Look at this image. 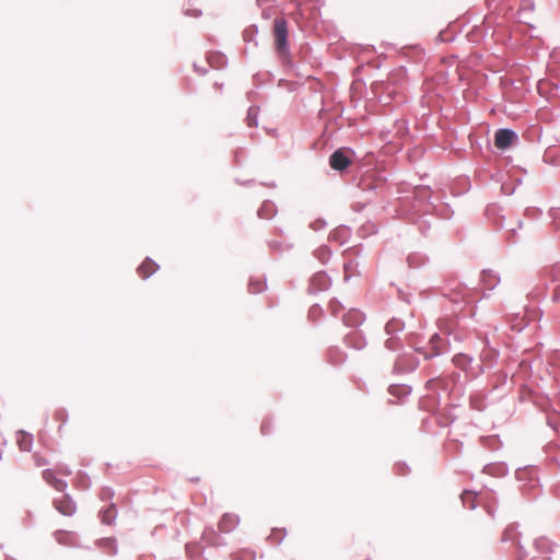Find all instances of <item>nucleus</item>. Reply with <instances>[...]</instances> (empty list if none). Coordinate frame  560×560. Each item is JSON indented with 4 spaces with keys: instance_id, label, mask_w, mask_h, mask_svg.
I'll use <instances>...</instances> for the list:
<instances>
[{
    "instance_id": "423d86ee",
    "label": "nucleus",
    "mask_w": 560,
    "mask_h": 560,
    "mask_svg": "<svg viewBox=\"0 0 560 560\" xmlns=\"http://www.w3.org/2000/svg\"><path fill=\"white\" fill-rule=\"evenodd\" d=\"M43 479L49 483L51 487H54L57 491L63 492L67 488V482L58 479L56 477V472L51 469H45L42 472Z\"/></svg>"
},
{
    "instance_id": "20e7f679",
    "label": "nucleus",
    "mask_w": 560,
    "mask_h": 560,
    "mask_svg": "<svg viewBox=\"0 0 560 560\" xmlns=\"http://www.w3.org/2000/svg\"><path fill=\"white\" fill-rule=\"evenodd\" d=\"M516 139V135L510 129H499L494 136V145L504 150L509 148L513 141Z\"/></svg>"
},
{
    "instance_id": "dca6fc26",
    "label": "nucleus",
    "mask_w": 560,
    "mask_h": 560,
    "mask_svg": "<svg viewBox=\"0 0 560 560\" xmlns=\"http://www.w3.org/2000/svg\"><path fill=\"white\" fill-rule=\"evenodd\" d=\"M210 534H211V533H207V532H206V533L203 534V539H207L208 535H210Z\"/></svg>"
},
{
    "instance_id": "4468645a",
    "label": "nucleus",
    "mask_w": 560,
    "mask_h": 560,
    "mask_svg": "<svg viewBox=\"0 0 560 560\" xmlns=\"http://www.w3.org/2000/svg\"><path fill=\"white\" fill-rule=\"evenodd\" d=\"M47 464V460L43 457H36V465L37 466H44Z\"/></svg>"
},
{
    "instance_id": "ddd939ff",
    "label": "nucleus",
    "mask_w": 560,
    "mask_h": 560,
    "mask_svg": "<svg viewBox=\"0 0 560 560\" xmlns=\"http://www.w3.org/2000/svg\"><path fill=\"white\" fill-rule=\"evenodd\" d=\"M56 538L60 544H66L67 534L65 532H58L56 533Z\"/></svg>"
},
{
    "instance_id": "0eeeda50",
    "label": "nucleus",
    "mask_w": 560,
    "mask_h": 560,
    "mask_svg": "<svg viewBox=\"0 0 560 560\" xmlns=\"http://www.w3.org/2000/svg\"><path fill=\"white\" fill-rule=\"evenodd\" d=\"M159 269V266L151 259L147 258L139 267L138 275L142 279L149 278Z\"/></svg>"
},
{
    "instance_id": "7ed1b4c3",
    "label": "nucleus",
    "mask_w": 560,
    "mask_h": 560,
    "mask_svg": "<svg viewBox=\"0 0 560 560\" xmlns=\"http://www.w3.org/2000/svg\"><path fill=\"white\" fill-rule=\"evenodd\" d=\"M54 506L65 516H71L75 512V504L68 494H62L61 498L55 499Z\"/></svg>"
},
{
    "instance_id": "9b49d317",
    "label": "nucleus",
    "mask_w": 560,
    "mask_h": 560,
    "mask_svg": "<svg viewBox=\"0 0 560 560\" xmlns=\"http://www.w3.org/2000/svg\"><path fill=\"white\" fill-rule=\"evenodd\" d=\"M440 337L438 334H434L431 339L430 343L432 345L433 353L431 355H438L440 353V350L438 349V342L440 341Z\"/></svg>"
},
{
    "instance_id": "f8f14e48",
    "label": "nucleus",
    "mask_w": 560,
    "mask_h": 560,
    "mask_svg": "<svg viewBox=\"0 0 560 560\" xmlns=\"http://www.w3.org/2000/svg\"><path fill=\"white\" fill-rule=\"evenodd\" d=\"M237 557L240 558V560H254L255 559V555L249 550H243V551L238 552Z\"/></svg>"
},
{
    "instance_id": "6e6552de",
    "label": "nucleus",
    "mask_w": 560,
    "mask_h": 560,
    "mask_svg": "<svg viewBox=\"0 0 560 560\" xmlns=\"http://www.w3.org/2000/svg\"><path fill=\"white\" fill-rule=\"evenodd\" d=\"M16 443L21 451L28 452L33 444V436L30 433L20 431L16 435Z\"/></svg>"
},
{
    "instance_id": "2eb2a0df",
    "label": "nucleus",
    "mask_w": 560,
    "mask_h": 560,
    "mask_svg": "<svg viewBox=\"0 0 560 560\" xmlns=\"http://www.w3.org/2000/svg\"><path fill=\"white\" fill-rule=\"evenodd\" d=\"M59 472L66 476L70 475V471L67 468L60 469Z\"/></svg>"
},
{
    "instance_id": "f257e3e1",
    "label": "nucleus",
    "mask_w": 560,
    "mask_h": 560,
    "mask_svg": "<svg viewBox=\"0 0 560 560\" xmlns=\"http://www.w3.org/2000/svg\"><path fill=\"white\" fill-rule=\"evenodd\" d=\"M273 36L276 49L285 54L288 50V23L283 19H276L273 23Z\"/></svg>"
},
{
    "instance_id": "39448f33",
    "label": "nucleus",
    "mask_w": 560,
    "mask_h": 560,
    "mask_svg": "<svg viewBox=\"0 0 560 560\" xmlns=\"http://www.w3.org/2000/svg\"><path fill=\"white\" fill-rule=\"evenodd\" d=\"M238 525V517L233 513H225L218 523L221 533H230Z\"/></svg>"
},
{
    "instance_id": "f03ea898",
    "label": "nucleus",
    "mask_w": 560,
    "mask_h": 560,
    "mask_svg": "<svg viewBox=\"0 0 560 560\" xmlns=\"http://www.w3.org/2000/svg\"><path fill=\"white\" fill-rule=\"evenodd\" d=\"M347 152H350L351 151L349 149H346V148H341V149H338L337 151H335L330 158H329V165L332 170H336V171H343L346 170L348 166H350L351 164V159L350 156L347 154Z\"/></svg>"
},
{
    "instance_id": "9d476101",
    "label": "nucleus",
    "mask_w": 560,
    "mask_h": 560,
    "mask_svg": "<svg viewBox=\"0 0 560 560\" xmlns=\"http://www.w3.org/2000/svg\"><path fill=\"white\" fill-rule=\"evenodd\" d=\"M116 511L114 508H108L102 513V521L106 524H110L115 518Z\"/></svg>"
},
{
    "instance_id": "1a4fd4ad",
    "label": "nucleus",
    "mask_w": 560,
    "mask_h": 560,
    "mask_svg": "<svg viewBox=\"0 0 560 560\" xmlns=\"http://www.w3.org/2000/svg\"><path fill=\"white\" fill-rule=\"evenodd\" d=\"M475 500H476V495H475V493H472L470 491H465L462 494L463 504L469 509H475V506H476Z\"/></svg>"
}]
</instances>
